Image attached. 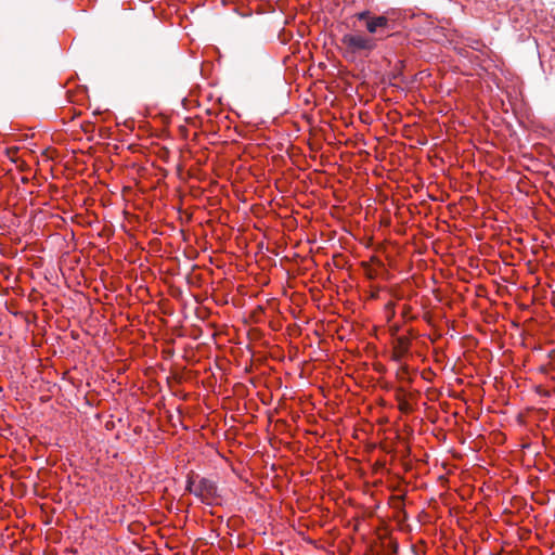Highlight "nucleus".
<instances>
[{"label": "nucleus", "mask_w": 555, "mask_h": 555, "mask_svg": "<svg viewBox=\"0 0 555 555\" xmlns=\"http://www.w3.org/2000/svg\"><path fill=\"white\" fill-rule=\"evenodd\" d=\"M341 42L347 48V51L352 54L361 51H372L376 46L373 39L353 34L344 35Z\"/></svg>", "instance_id": "f257e3e1"}, {"label": "nucleus", "mask_w": 555, "mask_h": 555, "mask_svg": "<svg viewBox=\"0 0 555 555\" xmlns=\"http://www.w3.org/2000/svg\"><path fill=\"white\" fill-rule=\"evenodd\" d=\"M194 495L204 504L212 505L219 498L216 482L208 478H201L195 486Z\"/></svg>", "instance_id": "f03ea898"}, {"label": "nucleus", "mask_w": 555, "mask_h": 555, "mask_svg": "<svg viewBox=\"0 0 555 555\" xmlns=\"http://www.w3.org/2000/svg\"><path fill=\"white\" fill-rule=\"evenodd\" d=\"M388 26V20L385 16H376L373 18H370L366 23V29L371 34H375L378 31V29L387 28Z\"/></svg>", "instance_id": "7ed1b4c3"}, {"label": "nucleus", "mask_w": 555, "mask_h": 555, "mask_svg": "<svg viewBox=\"0 0 555 555\" xmlns=\"http://www.w3.org/2000/svg\"><path fill=\"white\" fill-rule=\"evenodd\" d=\"M197 483H195V481L193 480L192 477H188V480H186V485H185V491L194 494V490H195V486Z\"/></svg>", "instance_id": "20e7f679"}, {"label": "nucleus", "mask_w": 555, "mask_h": 555, "mask_svg": "<svg viewBox=\"0 0 555 555\" xmlns=\"http://www.w3.org/2000/svg\"><path fill=\"white\" fill-rule=\"evenodd\" d=\"M358 18H359L360 21L369 18V12H367V11H364V12L359 13V14H358Z\"/></svg>", "instance_id": "39448f33"}]
</instances>
